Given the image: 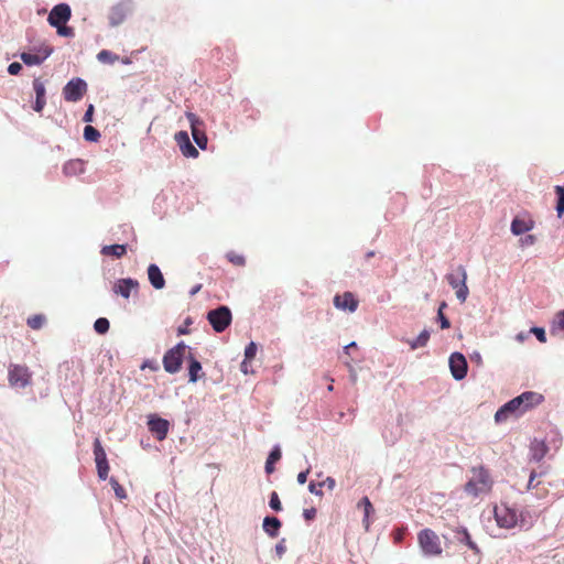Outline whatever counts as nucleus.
Wrapping results in <instances>:
<instances>
[{"mask_svg":"<svg viewBox=\"0 0 564 564\" xmlns=\"http://www.w3.org/2000/svg\"><path fill=\"white\" fill-rule=\"evenodd\" d=\"M543 401L544 395L542 393L536 391H525L499 408L495 413V422L501 424L510 419L520 417L542 404Z\"/></svg>","mask_w":564,"mask_h":564,"instance_id":"obj_1","label":"nucleus"},{"mask_svg":"<svg viewBox=\"0 0 564 564\" xmlns=\"http://www.w3.org/2000/svg\"><path fill=\"white\" fill-rule=\"evenodd\" d=\"M494 516L498 527L502 529L523 528L528 524L524 513L507 503L495 506Z\"/></svg>","mask_w":564,"mask_h":564,"instance_id":"obj_2","label":"nucleus"},{"mask_svg":"<svg viewBox=\"0 0 564 564\" xmlns=\"http://www.w3.org/2000/svg\"><path fill=\"white\" fill-rule=\"evenodd\" d=\"M491 487L492 480L488 470L484 467H474L471 469V476L465 485V491L469 496L479 497L488 494Z\"/></svg>","mask_w":564,"mask_h":564,"instance_id":"obj_3","label":"nucleus"},{"mask_svg":"<svg viewBox=\"0 0 564 564\" xmlns=\"http://www.w3.org/2000/svg\"><path fill=\"white\" fill-rule=\"evenodd\" d=\"M8 381L12 389H25L32 383V372L25 365L10 364L8 367Z\"/></svg>","mask_w":564,"mask_h":564,"instance_id":"obj_4","label":"nucleus"},{"mask_svg":"<svg viewBox=\"0 0 564 564\" xmlns=\"http://www.w3.org/2000/svg\"><path fill=\"white\" fill-rule=\"evenodd\" d=\"M447 283L455 290L456 297L460 303L466 302L469 290L466 284L467 271L464 265H458L454 271L445 275Z\"/></svg>","mask_w":564,"mask_h":564,"instance_id":"obj_5","label":"nucleus"},{"mask_svg":"<svg viewBox=\"0 0 564 564\" xmlns=\"http://www.w3.org/2000/svg\"><path fill=\"white\" fill-rule=\"evenodd\" d=\"M421 551L426 556H440L443 552L440 536L431 529H423L417 534Z\"/></svg>","mask_w":564,"mask_h":564,"instance_id":"obj_6","label":"nucleus"},{"mask_svg":"<svg viewBox=\"0 0 564 564\" xmlns=\"http://www.w3.org/2000/svg\"><path fill=\"white\" fill-rule=\"evenodd\" d=\"M207 319L217 333L224 332L231 323V312L227 306H220L212 310L207 314Z\"/></svg>","mask_w":564,"mask_h":564,"instance_id":"obj_7","label":"nucleus"},{"mask_svg":"<svg viewBox=\"0 0 564 564\" xmlns=\"http://www.w3.org/2000/svg\"><path fill=\"white\" fill-rule=\"evenodd\" d=\"M87 91V84L82 78L70 79L63 88V96L66 101H79Z\"/></svg>","mask_w":564,"mask_h":564,"instance_id":"obj_8","label":"nucleus"},{"mask_svg":"<svg viewBox=\"0 0 564 564\" xmlns=\"http://www.w3.org/2000/svg\"><path fill=\"white\" fill-rule=\"evenodd\" d=\"M131 12V0H121L109 10L108 19L111 26L120 25Z\"/></svg>","mask_w":564,"mask_h":564,"instance_id":"obj_9","label":"nucleus"},{"mask_svg":"<svg viewBox=\"0 0 564 564\" xmlns=\"http://www.w3.org/2000/svg\"><path fill=\"white\" fill-rule=\"evenodd\" d=\"M186 117L191 124L192 135L196 144L205 150L207 147V137L203 129L204 122L193 112H187Z\"/></svg>","mask_w":564,"mask_h":564,"instance_id":"obj_10","label":"nucleus"},{"mask_svg":"<svg viewBox=\"0 0 564 564\" xmlns=\"http://www.w3.org/2000/svg\"><path fill=\"white\" fill-rule=\"evenodd\" d=\"M72 17L70 7L67 3H59L53 7L51 10L47 22L52 26H57L59 24H66Z\"/></svg>","mask_w":564,"mask_h":564,"instance_id":"obj_11","label":"nucleus"},{"mask_svg":"<svg viewBox=\"0 0 564 564\" xmlns=\"http://www.w3.org/2000/svg\"><path fill=\"white\" fill-rule=\"evenodd\" d=\"M448 365L454 379L462 380L466 377L468 365L465 355H449Z\"/></svg>","mask_w":564,"mask_h":564,"instance_id":"obj_12","label":"nucleus"},{"mask_svg":"<svg viewBox=\"0 0 564 564\" xmlns=\"http://www.w3.org/2000/svg\"><path fill=\"white\" fill-rule=\"evenodd\" d=\"M334 306L338 310L354 313L358 308L359 301L351 292H344L334 296Z\"/></svg>","mask_w":564,"mask_h":564,"instance_id":"obj_13","label":"nucleus"},{"mask_svg":"<svg viewBox=\"0 0 564 564\" xmlns=\"http://www.w3.org/2000/svg\"><path fill=\"white\" fill-rule=\"evenodd\" d=\"M148 425L151 433L154 434L159 441H163L166 437L170 426L169 421L155 415H150Z\"/></svg>","mask_w":564,"mask_h":564,"instance_id":"obj_14","label":"nucleus"},{"mask_svg":"<svg viewBox=\"0 0 564 564\" xmlns=\"http://www.w3.org/2000/svg\"><path fill=\"white\" fill-rule=\"evenodd\" d=\"M175 141L180 147L182 154L186 158H197L198 150L191 143L186 131H180L175 134Z\"/></svg>","mask_w":564,"mask_h":564,"instance_id":"obj_15","label":"nucleus"},{"mask_svg":"<svg viewBox=\"0 0 564 564\" xmlns=\"http://www.w3.org/2000/svg\"><path fill=\"white\" fill-rule=\"evenodd\" d=\"M139 283L137 280H133L131 278L127 279H120L113 284V292L117 295H121L124 299H129L131 291L134 289H138Z\"/></svg>","mask_w":564,"mask_h":564,"instance_id":"obj_16","label":"nucleus"},{"mask_svg":"<svg viewBox=\"0 0 564 564\" xmlns=\"http://www.w3.org/2000/svg\"><path fill=\"white\" fill-rule=\"evenodd\" d=\"M148 278L152 286L156 290H161L165 285V280L160 268L156 264H150L148 268Z\"/></svg>","mask_w":564,"mask_h":564,"instance_id":"obj_17","label":"nucleus"},{"mask_svg":"<svg viewBox=\"0 0 564 564\" xmlns=\"http://www.w3.org/2000/svg\"><path fill=\"white\" fill-rule=\"evenodd\" d=\"M547 453V446L543 441L534 440L530 446L531 458L535 462H540Z\"/></svg>","mask_w":564,"mask_h":564,"instance_id":"obj_18","label":"nucleus"},{"mask_svg":"<svg viewBox=\"0 0 564 564\" xmlns=\"http://www.w3.org/2000/svg\"><path fill=\"white\" fill-rule=\"evenodd\" d=\"M182 355H164L163 365L167 372L175 373L182 365Z\"/></svg>","mask_w":564,"mask_h":564,"instance_id":"obj_19","label":"nucleus"},{"mask_svg":"<svg viewBox=\"0 0 564 564\" xmlns=\"http://www.w3.org/2000/svg\"><path fill=\"white\" fill-rule=\"evenodd\" d=\"M532 227L533 223L531 220H525L521 218H514L511 223V231L516 236L522 235L531 230Z\"/></svg>","mask_w":564,"mask_h":564,"instance_id":"obj_20","label":"nucleus"},{"mask_svg":"<svg viewBox=\"0 0 564 564\" xmlns=\"http://www.w3.org/2000/svg\"><path fill=\"white\" fill-rule=\"evenodd\" d=\"M63 172L67 176H74L84 172V162L82 160H70L63 166Z\"/></svg>","mask_w":564,"mask_h":564,"instance_id":"obj_21","label":"nucleus"},{"mask_svg":"<svg viewBox=\"0 0 564 564\" xmlns=\"http://www.w3.org/2000/svg\"><path fill=\"white\" fill-rule=\"evenodd\" d=\"M257 355H245V359L240 365V369L245 375L254 373L256 368L260 366Z\"/></svg>","mask_w":564,"mask_h":564,"instance_id":"obj_22","label":"nucleus"},{"mask_svg":"<svg viewBox=\"0 0 564 564\" xmlns=\"http://www.w3.org/2000/svg\"><path fill=\"white\" fill-rule=\"evenodd\" d=\"M280 527L281 522L278 518L265 517L263 520V530L271 538H275L278 535Z\"/></svg>","mask_w":564,"mask_h":564,"instance_id":"obj_23","label":"nucleus"},{"mask_svg":"<svg viewBox=\"0 0 564 564\" xmlns=\"http://www.w3.org/2000/svg\"><path fill=\"white\" fill-rule=\"evenodd\" d=\"M20 58L28 66L41 65L46 59V54H42L37 57V55L31 50L30 52L21 53Z\"/></svg>","mask_w":564,"mask_h":564,"instance_id":"obj_24","label":"nucleus"},{"mask_svg":"<svg viewBox=\"0 0 564 564\" xmlns=\"http://www.w3.org/2000/svg\"><path fill=\"white\" fill-rule=\"evenodd\" d=\"M126 252H127V248L124 245H110V246H105L101 249V254L112 256L118 259L123 257L126 254Z\"/></svg>","mask_w":564,"mask_h":564,"instance_id":"obj_25","label":"nucleus"},{"mask_svg":"<svg viewBox=\"0 0 564 564\" xmlns=\"http://www.w3.org/2000/svg\"><path fill=\"white\" fill-rule=\"evenodd\" d=\"M358 507L359 508H362L364 510V520H362V523L366 528V530L369 529V525H370V521H369V517L370 514L373 512V507L370 502V500L367 498V497H364L359 502H358Z\"/></svg>","mask_w":564,"mask_h":564,"instance_id":"obj_26","label":"nucleus"},{"mask_svg":"<svg viewBox=\"0 0 564 564\" xmlns=\"http://www.w3.org/2000/svg\"><path fill=\"white\" fill-rule=\"evenodd\" d=\"M551 334L552 335H562L564 334V310L560 311L555 314L552 324H551Z\"/></svg>","mask_w":564,"mask_h":564,"instance_id":"obj_27","label":"nucleus"},{"mask_svg":"<svg viewBox=\"0 0 564 564\" xmlns=\"http://www.w3.org/2000/svg\"><path fill=\"white\" fill-rule=\"evenodd\" d=\"M457 539L460 543H465L470 550L478 552L476 543L471 540L466 528L457 530Z\"/></svg>","mask_w":564,"mask_h":564,"instance_id":"obj_28","label":"nucleus"},{"mask_svg":"<svg viewBox=\"0 0 564 564\" xmlns=\"http://www.w3.org/2000/svg\"><path fill=\"white\" fill-rule=\"evenodd\" d=\"M281 458V451L279 446H275L271 453L269 454V457L265 462V471L268 474H272L274 470L273 464L278 462Z\"/></svg>","mask_w":564,"mask_h":564,"instance_id":"obj_29","label":"nucleus"},{"mask_svg":"<svg viewBox=\"0 0 564 564\" xmlns=\"http://www.w3.org/2000/svg\"><path fill=\"white\" fill-rule=\"evenodd\" d=\"M46 323V317L43 314H35L30 316L26 321V324L32 329H41Z\"/></svg>","mask_w":564,"mask_h":564,"instance_id":"obj_30","label":"nucleus"},{"mask_svg":"<svg viewBox=\"0 0 564 564\" xmlns=\"http://www.w3.org/2000/svg\"><path fill=\"white\" fill-rule=\"evenodd\" d=\"M97 59L104 64H113L119 61V56L108 50H102L97 54Z\"/></svg>","mask_w":564,"mask_h":564,"instance_id":"obj_31","label":"nucleus"},{"mask_svg":"<svg viewBox=\"0 0 564 564\" xmlns=\"http://www.w3.org/2000/svg\"><path fill=\"white\" fill-rule=\"evenodd\" d=\"M94 455L96 464L107 462L106 452L102 448L101 443L98 438H96L94 442Z\"/></svg>","mask_w":564,"mask_h":564,"instance_id":"obj_32","label":"nucleus"},{"mask_svg":"<svg viewBox=\"0 0 564 564\" xmlns=\"http://www.w3.org/2000/svg\"><path fill=\"white\" fill-rule=\"evenodd\" d=\"M200 370H202L200 362H198L197 360L191 359L189 369H188L191 382H196L198 380Z\"/></svg>","mask_w":564,"mask_h":564,"instance_id":"obj_33","label":"nucleus"},{"mask_svg":"<svg viewBox=\"0 0 564 564\" xmlns=\"http://www.w3.org/2000/svg\"><path fill=\"white\" fill-rule=\"evenodd\" d=\"M555 193L557 195L556 212L558 216L564 213V186H555Z\"/></svg>","mask_w":564,"mask_h":564,"instance_id":"obj_34","label":"nucleus"},{"mask_svg":"<svg viewBox=\"0 0 564 564\" xmlns=\"http://www.w3.org/2000/svg\"><path fill=\"white\" fill-rule=\"evenodd\" d=\"M84 138L87 141L96 142L99 140L100 133L93 126H86L84 129Z\"/></svg>","mask_w":564,"mask_h":564,"instance_id":"obj_35","label":"nucleus"},{"mask_svg":"<svg viewBox=\"0 0 564 564\" xmlns=\"http://www.w3.org/2000/svg\"><path fill=\"white\" fill-rule=\"evenodd\" d=\"M226 258L230 263L236 267H243L246 264V259L242 254L230 251L226 254Z\"/></svg>","mask_w":564,"mask_h":564,"instance_id":"obj_36","label":"nucleus"},{"mask_svg":"<svg viewBox=\"0 0 564 564\" xmlns=\"http://www.w3.org/2000/svg\"><path fill=\"white\" fill-rule=\"evenodd\" d=\"M109 321L105 317H99L94 324V328L98 334H106L109 330Z\"/></svg>","mask_w":564,"mask_h":564,"instance_id":"obj_37","label":"nucleus"},{"mask_svg":"<svg viewBox=\"0 0 564 564\" xmlns=\"http://www.w3.org/2000/svg\"><path fill=\"white\" fill-rule=\"evenodd\" d=\"M429 333L427 332H422L415 339V341L411 343L410 344V348L411 349H416L419 347H422L426 344V341L429 340Z\"/></svg>","mask_w":564,"mask_h":564,"instance_id":"obj_38","label":"nucleus"},{"mask_svg":"<svg viewBox=\"0 0 564 564\" xmlns=\"http://www.w3.org/2000/svg\"><path fill=\"white\" fill-rule=\"evenodd\" d=\"M110 485L115 491V495L119 499H126L127 494L122 486L119 485V482L115 478H110Z\"/></svg>","mask_w":564,"mask_h":564,"instance_id":"obj_39","label":"nucleus"},{"mask_svg":"<svg viewBox=\"0 0 564 564\" xmlns=\"http://www.w3.org/2000/svg\"><path fill=\"white\" fill-rule=\"evenodd\" d=\"M56 28V32L59 36L64 37H73L74 36V29L70 26H67L66 24H59Z\"/></svg>","mask_w":564,"mask_h":564,"instance_id":"obj_40","label":"nucleus"},{"mask_svg":"<svg viewBox=\"0 0 564 564\" xmlns=\"http://www.w3.org/2000/svg\"><path fill=\"white\" fill-rule=\"evenodd\" d=\"M33 53L40 57L42 54H46V58L53 53V47L47 44H41L32 48Z\"/></svg>","mask_w":564,"mask_h":564,"instance_id":"obj_41","label":"nucleus"},{"mask_svg":"<svg viewBox=\"0 0 564 564\" xmlns=\"http://www.w3.org/2000/svg\"><path fill=\"white\" fill-rule=\"evenodd\" d=\"M33 89L35 91L36 97L45 98V86L41 79L35 78L33 80Z\"/></svg>","mask_w":564,"mask_h":564,"instance_id":"obj_42","label":"nucleus"},{"mask_svg":"<svg viewBox=\"0 0 564 564\" xmlns=\"http://www.w3.org/2000/svg\"><path fill=\"white\" fill-rule=\"evenodd\" d=\"M96 466H97V471H98L99 478L105 480L108 477V471H109L108 462L98 463V464H96Z\"/></svg>","mask_w":564,"mask_h":564,"instance_id":"obj_43","label":"nucleus"},{"mask_svg":"<svg viewBox=\"0 0 564 564\" xmlns=\"http://www.w3.org/2000/svg\"><path fill=\"white\" fill-rule=\"evenodd\" d=\"M531 333L536 336L539 341H541V343H545L546 341L544 328H542V327H532L529 330V334H531Z\"/></svg>","mask_w":564,"mask_h":564,"instance_id":"obj_44","label":"nucleus"},{"mask_svg":"<svg viewBox=\"0 0 564 564\" xmlns=\"http://www.w3.org/2000/svg\"><path fill=\"white\" fill-rule=\"evenodd\" d=\"M446 306L445 303H443L438 308V319L441 322V328L445 329L449 327V321L446 318V316L443 314V308Z\"/></svg>","mask_w":564,"mask_h":564,"instance_id":"obj_45","label":"nucleus"},{"mask_svg":"<svg viewBox=\"0 0 564 564\" xmlns=\"http://www.w3.org/2000/svg\"><path fill=\"white\" fill-rule=\"evenodd\" d=\"M269 503L274 511H280L282 509L281 501L276 492L271 494Z\"/></svg>","mask_w":564,"mask_h":564,"instance_id":"obj_46","label":"nucleus"},{"mask_svg":"<svg viewBox=\"0 0 564 564\" xmlns=\"http://www.w3.org/2000/svg\"><path fill=\"white\" fill-rule=\"evenodd\" d=\"M22 69V66L20 63L18 62H13L9 65L8 67V72L9 74L11 75H18L20 73V70Z\"/></svg>","mask_w":564,"mask_h":564,"instance_id":"obj_47","label":"nucleus"},{"mask_svg":"<svg viewBox=\"0 0 564 564\" xmlns=\"http://www.w3.org/2000/svg\"><path fill=\"white\" fill-rule=\"evenodd\" d=\"M327 487L329 490H333L336 486L335 479L332 477H327L325 480L318 484V487Z\"/></svg>","mask_w":564,"mask_h":564,"instance_id":"obj_48","label":"nucleus"},{"mask_svg":"<svg viewBox=\"0 0 564 564\" xmlns=\"http://www.w3.org/2000/svg\"><path fill=\"white\" fill-rule=\"evenodd\" d=\"M45 104H46L45 98H39V97H36V99H35V104H34V106H33V109H34L36 112H41V111L43 110V108H44Z\"/></svg>","mask_w":564,"mask_h":564,"instance_id":"obj_49","label":"nucleus"},{"mask_svg":"<svg viewBox=\"0 0 564 564\" xmlns=\"http://www.w3.org/2000/svg\"><path fill=\"white\" fill-rule=\"evenodd\" d=\"M308 490H310L311 494H313L315 496H322L323 495L322 487H318V484H315V482H311L308 485Z\"/></svg>","mask_w":564,"mask_h":564,"instance_id":"obj_50","label":"nucleus"},{"mask_svg":"<svg viewBox=\"0 0 564 564\" xmlns=\"http://www.w3.org/2000/svg\"><path fill=\"white\" fill-rule=\"evenodd\" d=\"M316 516V509L315 508H310V509H305L303 511V517L310 521V520H313Z\"/></svg>","mask_w":564,"mask_h":564,"instance_id":"obj_51","label":"nucleus"},{"mask_svg":"<svg viewBox=\"0 0 564 564\" xmlns=\"http://www.w3.org/2000/svg\"><path fill=\"white\" fill-rule=\"evenodd\" d=\"M93 115H94V106H93V105H89V106H88V108H87V110H86V112H85V115H84L83 120H84L85 122H90V121H93Z\"/></svg>","mask_w":564,"mask_h":564,"instance_id":"obj_52","label":"nucleus"},{"mask_svg":"<svg viewBox=\"0 0 564 564\" xmlns=\"http://www.w3.org/2000/svg\"><path fill=\"white\" fill-rule=\"evenodd\" d=\"M310 473V468H307L306 470L304 471H301L299 475H297V482L303 485L306 482V479H307V475Z\"/></svg>","mask_w":564,"mask_h":564,"instance_id":"obj_53","label":"nucleus"},{"mask_svg":"<svg viewBox=\"0 0 564 564\" xmlns=\"http://www.w3.org/2000/svg\"><path fill=\"white\" fill-rule=\"evenodd\" d=\"M285 551H286V547H285L283 541L275 545V552L279 555V557H282L283 554L285 553Z\"/></svg>","mask_w":564,"mask_h":564,"instance_id":"obj_54","label":"nucleus"},{"mask_svg":"<svg viewBox=\"0 0 564 564\" xmlns=\"http://www.w3.org/2000/svg\"><path fill=\"white\" fill-rule=\"evenodd\" d=\"M257 349H258V346L256 343L253 341H250L246 348H245V351L243 352H257Z\"/></svg>","mask_w":564,"mask_h":564,"instance_id":"obj_55","label":"nucleus"},{"mask_svg":"<svg viewBox=\"0 0 564 564\" xmlns=\"http://www.w3.org/2000/svg\"><path fill=\"white\" fill-rule=\"evenodd\" d=\"M185 345L177 344L175 347L171 348L167 352H184Z\"/></svg>","mask_w":564,"mask_h":564,"instance_id":"obj_56","label":"nucleus"},{"mask_svg":"<svg viewBox=\"0 0 564 564\" xmlns=\"http://www.w3.org/2000/svg\"><path fill=\"white\" fill-rule=\"evenodd\" d=\"M534 478H535V474H534V473H532V474L530 475V479H529V484H528V488H529V489L533 487V480H534Z\"/></svg>","mask_w":564,"mask_h":564,"instance_id":"obj_57","label":"nucleus"},{"mask_svg":"<svg viewBox=\"0 0 564 564\" xmlns=\"http://www.w3.org/2000/svg\"><path fill=\"white\" fill-rule=\"evenodd\" d=\"M528 336H529V333H528L527 335L519 334V335H518V339H519L520 341H522V340H524V338H527Z\"/></svg>","mask_w":564,"mask_h":564,"instance_id":"obj_58","label":"nucleus"},{"mask_svg":"<svg viewBox=\"0 0 564 564\" xmlns=\"http://www.w3.org/2000/svg\"><path fill=\"white\" fill-rule=\"evenodd\" d=\"M200 290V285H197L193 289L192 294L197 293Z\"/></svg>","mask_w":564,"mask_h":564,"instance_id":"obj_59","label":"nucleus"},{"mask_svg":"<svg viewBox=\"0 0 564 564\" xmlns=\"http://www.w3.org/2000/svg\"><path fill=\"white\" fill-rule=\"evenodd\" d=\"M352 347H356V344L355 343H350L349 345H347L345 348H352Z\"/></svg>","mask_w":564,"mask_h":564,"instance_id":"obj_60","label":"nucleus"},{"mask_svg":"<svg viewBox=\"0 0 564 564\" xmlns=\"http://www.w3.org/2000/svg\"><path fill=\"white\" fill-rule=\"evenodd\" d=\"M475 358H476L477 364H479V362H480V360H481V359H480V355H475Z\"/></svg>","mask_w":564,"mask_h":564,"instance_id":"obj_61","label":"nucleus"},{"mask_svg":"<svg viewBox=\"0 0 564 564\" xmlns=\"http://www.w3.org/2000/svg\"><path fill=\"white\" fill-rule=\"evenodd\" d=\"M532 240H533V237L529 236V242H532Z\"/></svg>","mask_w":564,"mask_h":564,"instance_id":"obj_62","label":"nucleus"},{"mask_svg":"<svg viewBox=\"0 0 564 564\" xmlns=\"http://www.w3.org/2000/svg\"><path fill=\"white\" fill-rule=\"evenodd\" d=\"M532 240H533V237L529 236V242H532Z\"/></svg>","mask_w":564,"mask_h":564,"instance_id":"obj_63","label":"nucleus"},{"mask_svg":"<svg viewBox=\"0 0 564 564\" xmlns=\"http://www.w3.org/2000/svg\"><path fill=\"white\" fill-rule=\"evenodd\" d=\"M143 564H149V563L144 562Z\"/></svg>","mask_w":564,"mask_h":564,"instance_id":"obj_64","label":"nucleus"}]
</instances>
